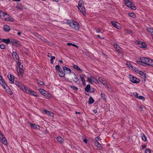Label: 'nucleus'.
Segmentation results:
<instances>
[{"label":"nucleus","instance_id":"obj_1","mask_svg":"<svg viewBox=\"0 0 153 153\" xmlns=\"http://www.w3.org/2000/svg\"><path fill=\"white\" fill-rule=\"evenodd\" d=\"M67 23L70 27L75 30H78L79 28V23L73 20H68L67 21Z\"/></svg>","mask_w":153,"mask_h":153},{"label":"nucleus","instance_id":"obj_2","mask_svg":"<svg viewBox=\"0 0 153 153\" xmlns=\"http://www.w3.org/2000/svg\"><path fill=\"white\" fill-rule=\"evenodd\" d=\"M78 10L84 15L85 13V9L84 7V2L82 0H79L78 2Z\"/></svg>","mask_w":153,"mask_h":153},{"label":"nucleus","instance_id":"obj_3","mask_svg":"<svg viewBox=\"0 0 153 153\" xmlns=\"http://www.w3.org/2000/svg\"><path fill=\"white\" fill-rule=\"evenodd\" d=\"M124 3L128 7L131 8L132 10H135L136 7L129 0H123Z\"/></svg>","mask_w":153,"mask_h":153},{"label":"nucleus","instance_id":"obj_4","mask_svg":"<svg viewBox=\"0 0 153 153\" xmlns=\"http://www.w3.org/2000/svg\"><path fill=\"white\" fill-rule=\"evenodd\" d=\"M12 56L15 61L18 65H21V63L19 61V56L16 52L13 51L12 53Z\"/></svg>","mask_w":153,"mask_h":153},{"label":"nucleus","instance_id":"obj_5","mask_svg":"<svg viewBox=\"0 0 153 153\" xmlns=\"http://www.w3.org/2000/svg\"><path fill=\"white\" fill-rule=\"evenodd\" d=\"M129 79L130 80L132 83H137L140 82V80L137 79L136 77H134L131 75H129Z\"/></svg>","mask_w":153,"mask_h":153},{"label":"nucleus","instance_id":"obj_6","mask_svg":"<svg viewBox=\"0 0 153 153\" xmlns=\"http://www.w3.org/2000/svg\"><path fill=\"white\" fill-rule=\"evenodd\" d=\"M2 19L6 21H9L10 22H13L14 21V19L13 18L6 13H4Z\"/></svg>","mask_w":153,"mask_h":153},{"label":"nucleus","instance_id":"obj_7","mask_svg":"<svg viewBox=\"0 0 153 153\" xmlns=\"http://www.w3.org/2000/svg\"><path fill=\"white\" fill-rule=\"evenodd\" d=\"M0 84L2 85L4 89H6V88L8 87L7 85L6 84L4 79L0 75Z\"/></svg>","mask_w":153,"mask_h":153},{"label":"nucleus","instance_id":"obj_8","mask_svg":"<svg viewBox=\"0 0 153 153\" xmlns=\"http://www.w3.org/2000/svg\"><path fill=\"white\" fill-rule=\"evenodd\" d=\"M141 59L143 61V63L147 65H148L149 64L150 61H151V59L144 57H143Z\"/></svg>","mask_w":153,"mask_h":153},{"label":"nucleus","instance_id":"obj_9","mask_svg":"<svg viewBox=\"0 0 153 153\" xmlns=\"http://www.w3.org/2000/svg\"><path fill=\"white\" fill-rule=\"evenodd\" d=\"M111 23L112 25L115 28L120 29L121 28L120 25V23L114 21H112Z\"/></svg>","mask_w":153,"mask_h":153},{"label":"nucleus","instance_id":"obj_10","mask_svg":"<svg viewBox=\"0 0 153 153\" xmlns=\"http://www.w3.org/2000/svg\"><path fill=\"white\" fill-rule=\"evenodd\" d=\"M22 68L20 67V65H18V66L17 67V71L19 74L22 75L23 74V66Z\"/></svg>","mask_w":153,"mask_h":153},{"label":"nucleus","instance_id":"obj_11","mask_svg":"<svg viewBox=\"0 0 153 153\" xmlns=\"http://www.w3.org/2000/svg\"><path fill=\"white\" fill-rule=\"evenodd\" d=\"M138 46L141 48H146L147 47L146 44L144 42L140 41L137 42Z\"/></svg>","mask_w":153,"mask_h":153},{"label":"nucleus","instance_id":"obj_12","mask_svg":"<svg viewBox=\"0 0 153 153\" xmlns=\"http://www.w3.org/2000/svg\"><path fill=\"white\" fill-rule=\"evenodd\" d=\"M0 138L2 140V143L4 145H7V143L4 137L2 134L0 135Z\"/></svg>","mask_w":153,"mask_h":153},{"label":"nucleus","instance_id":"obj_13","mask_svg":"<svg viewBox=\"0 0 153 153\" xmlns=\"http://www.w3.org/2000/svg\"><path fill=\"white\" fill-rule=\"evenodd\" d=\"M8 78L9 79L10 81V83H13L14 82V76L11 74H10L9 75H8Z\"/></svg>","mask_w":153,"mask_h":153},{"label":"nucleus","instance_id":"obj_14","mask_svg":"<svg viewBox=\"0 0 153 153\" xmlns=\"http://www.w3.org/2000/svg\"><path fill=\"white\" fill-rule=\"evenodd\" d=\"M13 83L18 87L20 89H22V88L23 87V85L20 82L16 81H15Z\"/></svg>","mask_w":153,"mask_h":153},{"label":"nucleus","instance_id":"obj_15","mask_svg":"<svg viewBox=\"0 0 153 153\" xmlns=\"http://www.w3.org/2000/svg\"><path fill=\"white\" fill-rule=\"evenodd\" d=\"M114 46L116 51L118 53H121V51L120 50V48L117 44L114 43Z\"/></svg>","mask_w":153,"mask_h":153},{"label":"nucleus","instance_id":"obj_16","mask_svg":"<svg viewBox=\"0 0 153 153\" xmlns=\"http://www.w3.org/2000/svg\"><path fill=\"white\" fill-rule=\"evenodd\" d=\"M98 80L99 81L104 85L105 86L107 85L106 81L105 80L103 79L102 77H99L98 78Z\"/></svg>","mask_w":153,"mask_h":153},{"label":"nucleus","instance_id":"obj_17","mask_svg":"<svg viewBox=\"0 0 153 153\" xmlns=\"http://www.w3.org/2000/svg\"><path fill=\"white\" fill-rule=\"evenodd\" d=\"M63 69L65 72L68 74H70L71 72V70L70 69L65 67H63Z\"/></svg>","mask_w":153,"mask_h":153},{"label":"nucleus","instance_id":"obj_18","mask_svg":"<svg viewBox=\"0 0 153 153\" xmlns=\"http://www.w3.org/2000/svg\"><path fill=\"white\" fill-rule=\"evenodd\" d=\"M43 111L45 112V113L51 116V117H53L54 114L53 112L51 111H49L45 109L43 110Z\"/></svg>","mask_w":153,"mask_h":153},{"label":"nucleus","instance_id":"obj_19","mask_svg":"<svg viewBox=\"0 0 153 153\" xmlns=\"http://www.w3.org/2000/svg\"><path fill=\"white\" fill-rule=\"evenodd\" d=\"M43 95L46 98H50L52 96L50 94H49L48 91H46Z\"/></svg>","mask_w":153,"mask_h":153},{"label":"nucleus","instance_id":"obj_20","mask_svg":"<svg viewBox=\"0 0 153 153\" xmlns=\"http://www.w3.org/2000/svg\"><path fill=\"white\" fill-rule=\"evenodd\" d=\"M29 93L28 94H30L31 95L35 97H39V96L34 91H33L31 89H30L29 91H28Z\"/></svg>","mask_w":153,"mask_h":153},{"label":"nucleus","instance_id":"obj_21","mask_svg":"<svg viewBox=\"0 0 153 153\" xmlns=\"http://www.w3.org/2000/svg\"><path fill=\"white\" fill-rule=\"evenodd\" d=\"M30 125L31 127L33 128L34 129H39L40 128V126L38 125H36L31 123H30Z\"/></svg>","mask_w":153,"mask_h":153},{"label":"nucleus","instance_id":"obj_22","mask_svg":"<svg viewBox=\"0 0 153 153\" xmlns=\"http://www.w3.org/2000/svg\"><path fill=\"white\" fill-rule=\"evenodd\" d=\"M16 7L19 10H22L24 8V7L21 4L19 3H17Z\"/></svg>","mask_w":153,"mask_h":153},{"label":"nucleus","instance_id":"obj_23","mask_svg":"<svg viewBox=\"0 0 153 153\" xmlns=\"http://www.w3.org/2000/svg\"><path fill=\"white\" fill-rule=\"evenodd\" d=\"M3 29L6 32H8L10 30V27L8 25H5L4 26Z\"/></svg>","mask_w":153,"mask_h":153},{"label":"nucleus","instance_id":"obj_24","mask_svg":"<svg viewBox=\"0 0 153 153\" xmlns=\"http://www.w3.org/2000/svg\"><path fill=\"white\" fill-rule=\"evenodd\" d=\"M21 89L23 91L25 92L28 94L29 92H28V91H29L30 89H28L26 87H25L23 85V87L22 88V89Z\"/></svg>","mask_w":153,"mask_h":153},{"label":"nucleus","instance_id":"obj_25","mask_svg":"<svg viewBox=\"0 0 153 153\" xmlns=\"http://www.w3.org/2000/svg\"><path fill=\"white\" fill-rule=\"evenodd\" d=\"M94 100L93 98L91 97H90L89 99L88 103L89 104H91L93 103L94 102Z\"/></svg>","mask_w":153,"mask_h":153},{"label":"nucleus","instance_id":"obj_26","mask_svg":"<svg viewBox=\"0 0 153 153\" xmlns=\"http://www.w3.org/2000/svg\"><path fill=\"white\" fill-rule=\"evenodd\" d=\"M57 140L59 143H61L63 142V139L61 137H57Z\"/></svg>","mask_w":153,"mask_h":153},{"label":"nucleus","instance_id":"obj_27","mask_svg":"<svg viewBox=\"0 0 153 153\" xmlns=\"http://www.w3.org/2000/svg\"><path fill=\"white\" fill-rule=\"evenodd\" d=\"M2 41L7 44H8L10 42V40L9 39H2Z\"/></svg>","mask_w":153,"mask_h":153},{"label":"nucleus","instance_id":"obj_28","mask_svg":"<svg viewBox=\"0 0 153 153\" xmlns=\"http://www.w3.org/2000/svg\"><path fill=\"white\" fill-rule=\"evenodd\" d=\"M59 74L61 77H64L65 76V73L62 70L59 71Z\"/></svg>","mask_w":153,"mask_h":153},{"label":"nucleus","instance_id":"obj_29","mask_svg":"<svg viewBox=\"0 0 153 153\" xmlns=\"http://www.w3.org/2000/svg\"><path fill=\"white\" fill-rule=\"evenodd\" d=\"M90 87L91 86L89 84L87 85L85 89V91L88 92L90 90Z\"/></svg>","mask_w":153,"mask_h":153},{"label":"nucleus","instance_id":"obj_30","mask_svg":"<svg viewBox=\"0 0 153 153\" xmlns=\"http://www.w3.org/2000/svg\"><path fill=\"white\" fill-rule=\"evenodd\" d=\"M73 68L74 69L80 71V72H81L82 71V70L77 65H74Z\"/></svg>","mask_w":153,"mask_h":153},{"label":"nucleus","instance_id":"obj_31","mask_svg":"<svg viewBox=\"0 0 153 153\" xmlns=\"http://www.w3.org/2000/svg\"><path fill=\"white\" fill-rule=\"evenodd\" d=\"M70 87L71 89L77 91L78 90V88L77 87L75 86L70 85Z\"/></svg>","mask_w":153,"mask_h":153},{"label":"nucleus","instance_id":"obj_32","mask_svg":"<svg viewBox=\"0 0 153 153\" xmlns=\"http://www.w3.org/2000/svg\"><path fill=\"white\" fill-rule=\"evenodd\" d=\"M147 30L148 32L151 33L152 35H153V29L151 28H148Z\"/></svg>","mask_w":153,"mask_h":153},{"label":"nucleus","instance_id":"obj_33","mask_svg":"<svg viewBox=\"0 0 153 153\" xmlns=\"http://www.w3.org/2000/svg\"><path fill=\"white\" fill-rule=\"evenodd\" d=\"M5 13L2 11L0 10V18H1L2 19Z\"/></svg>","mask_w":153,"mask_h":153},{"label":"nucleus","instance_id":"obj_34","mask_svg":"<svg viewBox=\"0 0 153 153\" xmlns=\"http://www.w3.org/2000/svg\"><path fill=\"white\" fill-rule=\"evenodd\" d=\"M141 136L142 139L144 141H146V138L145 135L144 134H141Z\"/></svg>","mask_w":153,"mask_h":153},{"label":"nucleus","instance_id":"obj_35","mask_svg":"<svg viewBox=\"0 0 153 153\" xmlns=\"http://www.w3.org/2000/svg\"><path fill=\"white\" fill-rule=\"evenodd\" d=\"M43 95L44 94L46 91L43 89L40 88L38 90Z\"/></svg>","mask_w":153,"mask_h":153},{"label":"nucleus","instance_id":"obj_36","mask_svg":"<svg viewBox=\"0 0 153 153\" xmlns=\"http://www.w3.org/2000/svg\"><path fill=\"white\" fill-rule=\"evenodd\" d=\"M139 74L143 77H146V74L144 73L143 71H139Z\"/></svg>","mask_w":153,"mask_h":153},{"label":"nucleus","instance_id":"obj_37","mask_svg":"<svg viewBox=\"0 0 153 153\" xmlns=\"http://www.w3.org/2000/svg\"><path fill=\"white\" fill-rule=\"evenodd\" d=\"M101 99L103 100H106V96L105 94L102 93L101 94Z\"/></svg>","mask_w":153,"mask_h":153},{"label":"nucleus","instance_id":"obj_38","mask_svg":"<svg viewBox=\"0 0 153 153\" xmlns=\"http://www.w3.org/2000/svg\"><path fill=\"white\" fill-rule=\"evenodd\" d=\"M129 67L131 68L132 70H133L134 71H137L138 70L137 68H136L134 67L132 65H131L129 66Z\"/></svg>","mask_w":153,"mask_h":153},{"label":"nucleus","instance_id":"obj_39","mask_svg":"<svg viewBox=\"0 0 153 153\" xmlns=\"http://www.w3.org/2000/svg\"><path fill=\"white\" fill-rule=\"evenodd\" d=\"M16 42L15 40H12L10 42L13 45H15L16 44H17V42Z\"/></svg>","mask_w":153,"mask_h":153},{"label":"nucleus","instance_id":"obj_40","mask_svg":"<svg viewBox=\"0 0 153 153\" xmlns=\"http://www.w3.org/2000/svg\"><path fill=\"white\" fill-rule=\"evenodd\" d=\"M95 146L100 150H102V147L100 143L98 144H95Z\"/></svg>","mask_w":153,"mask_h":153},{"label":"nucleus","instance_id":"obj_41","mask_svg":"<svg viewBox=\"0 0 153 153\" xmlns=\"http://www.w3.org/2000/svg\"><path fill=\"white\" fill-rule=\"evenodd\" d=\"M128 15L130 16H131L132 18H134L135 17V14L134 13H128Z\"/></svg>","mask_w":153,"mask_h":153},{"label":"nucleus","instance_id":"obj_42","mask_svg":"<svg viewBox=\"0 0 153 153\" xmlns=\"http://www.w3.org/2000/svg\"><path fill=\"white\" fill-rule=\"evenodd\" d=\"M37 83L41 85H44L43 82L39 80H37Z\"/></svg>","mask_w":153,"mask_h":153},{"label":"nucleus","instance_id":"obj_43","mask_svg":"<svg viewBox=\"0 0 153 153\" xmlns=\"http://www.w3.org/2000/svg\"><path fill=\"white\" fill-rule=\"evenodd\" d=\"M79 76L81 79V81L85 80V79L84 78L85 75L84 74H80L79 75Z\"/></svg>","mask_w":153,"mask_h":153},{"label":"nucleus","instance_id":"obj_44","mask_svg":"<svg viewBox=\"0 0 153 153\" xmlns=\"http://www.w3.org/2000/svg\"><path fill=\"white\" fill-rule=\"evenodd\" d=\"M96 32L97 33H99L101 31L102 29L101 28H97L95 29Z\"/></svg>","mask_w":153,"mask_h":153},{"label":"nucleus","instance_id":"obj_45","mask_svg":"<svg viewBox=\"0 0 153 153\" xmlns=\"http://www.w3.org/2000/svg\"><path fill=\"white\" fill-rule=\"evenodd\" d=\"M93 80L90 78H88L87 81L89 83H92Z\"/></svg>","mask_w":153,"mask_h":153},{"label":"nucleus","instance_id":"obj_46","mask_svg":"<svg viewBox=\"0 0 153 153\" xmlns=\"http://www.w3.org/2000/svg\"><path fill=\"white\" fill-rule=\"evenodd\" d=\"M55 69L57 71H59L61 70L60 69V67H59V66L58 65H56L55 66Z\"/></svg>","mask_w":153,"mask_h":153},{"label":"nucleus","instance_id":"obj_47","mask_svg":"<svg viewBox=\"0 0 153 153\" xmlns=\"http://www.w3.org/2000/svg\"><path fill=\"white\" fill-rule=\"evenodd\" d=\"M36 36L39 39H40L41 40H42L44 38L43 37H41V35H39L37 33H36Z\"/></svg>","mask_w":153,"mask_h":153},{"label":"nucleus","instance_id":"obj_48","mask_svg":"<svg viewBox=\"0 0 153 153\" xmlns=\"http://www.w3.org/2000/svg\"><path fill=\"white\" fill-rule=\"evenodd\" d=\"M137 63L139 64L143 65V61L141 60V61H137L136 62Z\"/></svg>","mask_w":153,"mask_h":153},{"label":"nucleus","instance_id":"obj_49","mask_svg":"<svg viewBox=\"0 0 153 153\" xmlns=\"http://www.w3.org/2000/svg\"><path fill=\"white\" fill-rule=\"evenodd\" d=\"M100 138L99 137H97L95 138V140L96 142H98L100 140Z\"/></svg>","mask_w":153,"mask_h":153},{"label":"nucleus","instance_id":"obj_50","mask_svg":"<svg viewBox=\"0 0 153 153\" xmlns=\"http://www.w3.org/2000/svg\"><path fill=\"white\" fill-rule=\"evenodd\" d=\"M93 78V81L96 84H97L98 83V81L97 79H96L94 78Z\"/></svg>","mask_w":153,"mask_h":153},{"label":"nucleus","instance_id":"obj_51","mask_svg":"<svg viewBox=\"0 0 153 153\" xmlns=\"http://www.w3.org/2000/svg\"><path fill=\"white\" fill-rule=\"evenodd\" d=\"M151 61H150L148 65L153 67V60L151 59Z\"/></svg>","mask_w":153,"mask_h":153},{"label":"nucleus","instance_id":"obj_52","mask_svg":"<svg viewBox=\"0 0 153 153\" xmlns=\"http://www.w3.org/2000/svg\"><path fill=\"white\" fill-rule=\"evenodd\" d=\"M0 47L1 49H4L5 48V46L4 44H1L0 45Z\"/></svg>","mask_w":153,"mask_h":153},{"label":"nucleus","instance_id":"obj_53","mask_svg":"<svg viewBox=\"0 0 153 153\" xmlns=\"http://www.w3.org/2000/svg\"><path fill=\"white\" fill-rule=\"evenodd\" d=\"M73 80L75 82H76L79 80V79L77 76H76V78H74L73 79Z\"/></svg>","mask_w":153,"mask_h":153},{"label":"nucleus","instance_id":"obj_54","mask_svg":"<svg viewBox=\"0 0 153 153\" xmlns=\"http://www.w3.org/2000/svg\"><path fill=\"white\" fill-rule=\"evenodd\" d=\"M145 153H151L150 150L149 149H146L145 151Z\"/></svg>","mask_w":153,"mask_h":153},{"label":"nucleus","instance_id":"obj_55","mask_svg":"<svg viewBox=\"0 0 153 153\" xmlns=\"http://www.w3.org/2000/svg\"><path fill=\"white\" fill-rule=\"evenodd\" d=\"M138 98L140 100H142L143 99H145L144 97H143V96H139L138 97Z\"/></svg>","mask_w":153,"mask_h":153},{"label":"nucleus","instance_id":"obj_56","mask_svg":"<svg viewBox=\"0 0 153 153\" xmlns=\"http://www.w3.org/2000/svg\"><path fill=\"white\" fill-rule=\"evenodd\" d=\"M138 109H139V110H140V111H142L143 110V108L141 106L139 107Z\"/></svg>","mask_w":153,"mask_h":153},{"label":"nucleus","instance_id":"obj_57","mask_svg":"<svg viewBox=\"0 0 153 153\" xmlns=\"http://www.w3.org/2000/svg\"><path fill=\"white\" fill-rule=\"evenodd\" d=\"M50 58H51V60H53L55 59V57L54 56H52L50 57Z\"/></svg>","mask_w":153,"mask_h":153},{"label":"nucleus","instance_id":"obj_58","mask_svg":"<svg viewBox=\"0 0 153 153\" xmlns=\"http://www.w3.org/2000/svg\"><path fill=\"white\" fill-rule=\"evenodd\" d=\"M83 142H84L85 143H87L88 142V141L87 139H85L83 140Z\"/></svg>","mask_w":153,"mask_h":153},{"label":"nucleus","instance_id":"obj_59","mask_svg":"<svg viewBox=\"0 0 153 153\" xmlns=\"http://www.w3.org/2000/svg\"><path fill=\"white\" fill-rule=\"evenodd\" d=\"M82 85H85V80H84V81H82Z\"/></svg>","mask_w":153,"mask_h":153},{"label":"nucleus","instance_id":"obj_60","mask_svg":"<svg viewBox=\"0 0 153 153\" xmlns=\"http://www.w3.org/2000/svg\"><path fill=\"white\" fill-rule=\"evenodd\" d=\"M127 33L128 34H131V31L129 30H127Z\"/></svg>","mask_w":153,"mask_h":153},{"label":"nucleus","instance_id":"obj_61","mask_svg":"<svg viewBox=\"0 0 153 153\" xmlns=\"http://www.w3.org/2000/svg\"><path fill=\"white\" fill-rule=\"evenodd\" d=\"M138 95H139L137 93H136V94L135 95V96L136 97L138 98V96H139Z\"/></svg>","mask_w":153,"mask_h":153},{"label":"nucleus","instance_id":"obj_62","mask_svg":"<svg viewBox=\"0 0 153 153\" xmlns=\"http://www.w3.org/2000/svg\"><path fill=\"white\" fill-rule=\"evenodd\" d=\"M73 44L70 43H68L67 44V45L68 46H70L71 45H72Z\"/></svg>","mask_w":153,"mask_h":153},{"label":"nucleus","instance_id":"obj_63","mask_svg":"<svg viewBox=\"0 0 153 153\" xmlns=\"http://www.w3.org/2000/svg\"><path fill=\"white\" fill-rule=\"evenodd\" d=\"M72 46H74V47H76V48H78V46H77V45H75V44H72Z\"/></svg>","mask_w":153,"mask_h":153},{"label":"nucleus","instance_id":"obj_64","mask_svg":"<svg viewBox=\"0 0 153 153\" xmlns=\"http://www.w3.org/2000/svg\"><path fill=\"white\" fill-rule=\"evenodd\" d=\"M142 148L143 149L145 148L146 147V146L145 145H143L142 146Z\"/></svg>","mask_w":153,"mask_h":153}]
</instances>
